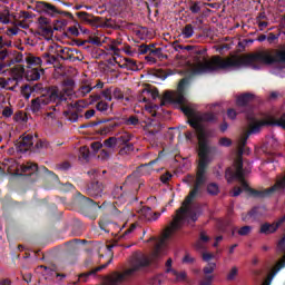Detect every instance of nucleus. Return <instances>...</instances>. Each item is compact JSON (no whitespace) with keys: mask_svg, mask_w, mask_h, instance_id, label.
Returning <instances> with one entry per match:
<instances>
[{"mask_svg":"<svg viewBox=\"0 0 285 285\" xmlns=\"http://www.w3.org/2000/svg\"><path fill=\"white\" fill-rule=\"evenodd\" d=\"M181 110L186 117H190L188 124L191 126V128H194V130H196L199 163L194 189L185 198L181 207L176 212L171 224H194L198 216L197 206L193 204V198L197 197L199 188L206 184V169L208 168V164L213 161L209 156L210 147H208V138L213 137V131H207L204 128V125H202V121H215L217 116L213 112L197 116V114H195V109L190 105L183 107Z\"/></svg>","mask_w":285,"mask_h":285,"instance_id":"obj_1","label":"nucleus"},{"mask_svg":"<svg viewBox=\"0 0 285 285\" xmlns=\"http://www.w3.org/2000/svg\"><path fill=\"white\" fill-rule=\"evenodd\" d=\"M253 63H285V50L259 51L248 56H232L222 58L213 57L210 60L203 58L191 67L193 75H206V72H215V70H238L242 66H250Z\"/></svg>","mask_w":285,"mask_h":285,"instance_id":"obj_2","label":"nucleus"},{"mask_svg":"<svg viewBox=\"0 0 285 285\" xmlns=\"http://www.w3.org/2000/svg\"><path fill=\"white\" fill-rule=\"evenodd\" d=\"M177 233L175 229H170L167 227L163 234L161 239L156 244V247L150 256H146L141 253H136L131 256L130 268L125 269L122 273L114 272L106 276L102 281L101 285H120L129 279V277H134L137 275L139 271H144V268H148L149 264L157 262V259L164 257L166 255V243L173 235Z\"/></svg>","mask_w":285,"mask_h":285,"instance_id":"obj_3","label":"nucleus"},{"mask_svg":"<svg viewBox=\"0 0 285 285\" xmlns=\"http://www.w3.org/2000/svg\"><path fill=\"white\" fill-rule=\"evenodd\" d=\"M68 92L69 91H67V94H62L59 91V88L52 87L46 94L32 99L29 106V110L37 116L43 115V111L46 110V108H48L49 104L53 102L59 105L61 104V101H66Z\"/></svg>","mask_w":285,"mask_h":285,"instance_id":"obj_4","label":"nucleus"},{"mask_svg":"<svg viewBox=\"0 0 285 285\" xmlns=\"http://www.w3.org/2000/svg\"><path fill=\"white\" fill-rule=\"evenodd\" d=\"M247 119L249 121V130L247 132L243 134L239 138L240 153H243L242 146H246L250 135H257V132H259V130H262L263 126H281V128H285V114L278 120H276L273 117H268L265 120H257L253 116H248Z\"/></svg>","mask_w":285,"mask_h":285,"instance_id":"obj_5","label":"nucleus"},{"mask_svg":"<svg viewBox=\"0 0 285 285\" xmlns=\"http://www.w3.org/2000/svg\"><path fill=\"white\" fill-rule=\"evenodd\" d=\"M184 86H186V79L180 80L177 91H166L160 106H166V104L184 106V104H188V99L184 96Z\"/></svg>","mask_w":285,"mask_h":285,"instance_id":"obj_6","label":"nucleus"},{"mask_svg":"<svg viewBox=\"0 0 285 285\" xmlns=\"http://www.w3.org/2000/svg\"><path fill=\"white\" fill-rule=\"evenodd\" d=\"M35 146V136L27 135L19 139V141L16 144V148L18 153H28Z\"/></svg>","mask_w":285,"mask_h":285,"instance_id":"obj_7","label":"nucleus"},{"mask_svg":"<svg viewBox=\"0 0 285 285\" xmlns=\"http://www.w3.org/2000/svg\"><path fill=\"white\" fill-rule=\"evenodd\" d=\"M39 22L40 27L38 29V35L45 37L46 39H51L52 35H55V31L52 30V26L48 24V19L40 18Z\"/></svg>","mask_w":285,"mask_h":285,"instance_id":"obj_8","label":"nucleus"},{"mask_svg":"<svg viewBox=\"0 0 285 285\" xmlns=\"http://www.w3.org/2000/svg\"><path fill=\"white\" fill-rule=\"evenodd\" d=\"M284 222H285V215L281 217L276 223H273V224L265 223L261 226V233L263 235H271L275 233L277 228H279L281 225L284 224Z\"/></svg>","mask_w":285,"mask_h":285,"instance_id":"obj_9","label":"nucleus"},{"mask_svg":"<svg viewBox=\"0 0 285 285\" xmlns=\"http://www.w3.org/2000/svg\"><path fill=\"white\" fill-rule=\"evenodd\" d=\"M110 264H112V258H110L106 264H102V265L91 269L88 273L80 274L79 275V281L80 282H88V277H90V275H97V273L104 271V268H108V266H110Z\"/></svg>","mask_w":285,"mask_h":285,"instance_id":"obj_10","label":"nucleus"},{"mask_svg":"<svg viewBox=\"0 0 285 285\" xmlns=\"http://www.w3.org/2000/svg\"><path fill=\"white\" fill-rule=\"evenodd\" d=\"M264 213H266V208L258 206L254 207L247 215H243L242 219L243 222H248V218L252 217L253 219H257V217L264 216Z\"/></svg>","mask_w":285,"mask_h":285,"instance_id":"obj_11","label":"nucleus"},{"mask_svg":"<svg viewBox=\"0 0 285 285\" xmlns=\"http://www.w3.org/2000/svg\"><path fill=\"white\" fill-rule=\"evenodd\" d=\"M72 88H75V80L67 79L62 82L61 89H58V92L67 94L66 101H68V97L72 95Z\"/></svg>","mask_w":285,"mask_h":285,"instance_id":"obj_12","label":"nucleus"},{"mask_svg":"<svg viewBox=\"0 0 285 285\" xmlns=\"http://www.w3.org/2000/svg\"><path fill=\"white\" fill-rule=\"evenodd\" d=\"M140 213L147 222H157V218L161 217L160 213H154L150 207H144Z\"/></svg>","mask_w":285,"mask_h":285,"instance_id":"obj_13","label":"nucleus"},{"mask_svg":"<svg viewBox=\"0 0 285 285\" xmlns=\"http://www.w3.org/2000/svg\"><path fill=\"white\" fill-rule=\"evenodd\" d=\"M41 75H43V69L33 68L27 71V79L28 81H39Z\"/></svg>","mask_w":285,"mask_h":285,"instance_id":"obj_14","label":"nucleus"},{"mask_svg":"<svg viewBox=\"0 0 285 285\" xmlns=\"http://www.w3.org/2000/svg\"><path fill=\"white\" fill-rule=\"evenodd\" d=\"M88 193L91 197H101V193H104V185L100 183H95L88 189Z\"/></svg>","mask_w":285,"mask_h":285,"instance_id":"obj_15","label":"nucleus"},{"mask_svg":"<svg viewBox=\"0 0 285 285\" xmlns=\"http://www.w3.org/2000/svg\"><path fill=\"white\" fill-rule=\"evenodd\" d=\"M24 62L27 63L28 68H30L32 66H41V63H43V60L41 59V57L28 55L24 57Z\"/></svg>","mask_w":285,"mask_h":285,"instance_id":"obj_16","label":"nucleus"},{"mask_svg":"<svg viewBox=\"0 0 285 285\" xmlns=\"http://www.w3.org/2000/svg\"><path fill=\"white\" fill-rule=\"evenodd\" d=\"M12 61V50L0 49V63H10Z\"/></svg>","mask_w":285,"mask_h":285,"instance_id":"obj_17","label":"nucleus"},{"mask_svg":"<svg viewBox=\"0 0 285 285\" xmlns=\"http://www.w3.org/2000/svg\"><path fill=\"white\" fill-rule=\"evenodd\" d=\"M255 95L253 94H244L237 97L236 104L237 106H246L249 101H253Z\"/></svg>","mask_w":285,"mask_h":285,"instance_id":"obj_18","label":"nucleus"},{"mask_svg":"<svg viewBox=\"0 0 285 285\" xmlns=\"http://www.w3.org/2000/svg\"><path fill=\"white\" fill-rule=\"evenodd\" d=\"M210 242V238L205 232L200 233V239L196 243L197 250H204L206 248V243Z\"/></svg>","mask_w":285,"mask_h":285,"instance_id":"obj_19","label":"nucleus"},{"mask_svg":"<svg viewBox=\"0 0 285 285\" xmlns=\"http://www.w3.org/2000/svg\"><path fill=\"white\" fill-rule=\"evenodd\" d=\"M0 23H12V16L10 14V10L3 9L0 11Z\"/></svg>","mask_w":285,"mask_h":285,"instance_id":"obj_20","label":"nucleus"},{"mask_svg":"<svg viewBox=\"0 0 285 285\" xmlns=\"http://www.w3.org/2000/svg\"><path fill=\"white\" fill-rule=\"evenodd\" d=\"M121 46V40H111L109 45V50L116 55V57H119V52H121V49L119 48Z\"/></svg>","mask_w":285,"mask_h":285,"instance_id":"obj_21","label":"nucleus"},{"mask_svg":"<svg viewBox=\"0 0 285 285\" xmlns=\"http://www.w3.org/2000/svg\"><path fill=\"white\" fill-rule=\"evenodd\" d=\"M181 35L184 39H190L193 35H195V28L193 24H186L185 28L181 30Z\"/></svg>","mask_w":285,"mask_h":285,"instance_id":"obj_22","label":"nucleus"},{"mask_svg":"<svg viewBox=\"0 0 285 285\" xmlns=\"http://www.w3.org/2000/svg\"><path fill=\"white\" fill-rule=\"evenodd\" d=\"M171 275L175 278V282H186V279H188V274H186V272H177V271H173Z\"/></svg>","mask_w":285,"mask_h":285,"instance_id":"obj_23","label":"nucleus"},{"mask_svg":"<svg viewBox=\"0 0 285 285\" xmlns=\"http://www.w3.org/2000/svg\"><path fill=\"white\" fill-rule=\"evenodd\" d=\"M23 61H26V57H23V55L12 51L11 66H14V63H23Z\"/></svg>","mask_w":285,"mask_h":285,"instance_id":"obj_24","label":"nucleus"},{"mask_svg":"<svg viewBox=\"0 0 285 285\" xmlns=\"http://www.w3.org/2000/svg\"><path fill=\"white\" fill-rule=\"evenodd\" d=\"M42 63L45 66H52V63H55L57 61V59L55 58V56H50L49 53H45L41 58Z\"/></svg>","mask_w":285,"mask_h":285,"instance_id":"obj_25","label":"nucleus"},{"mask_svg":"<svg viewBox=\"0 0 285 285\" xmlns=\"http://www.w3.org/2000/svg\"><path fill=\"white\" fill-rule=\"evenodd\" d=\"M215 268H217V264L215 263H208L207 266L203 268L204 275H213L215 273Z\"/></svg>","mask_w":285,"mask_h":285,"instance_id":"obj_26","label":"nucleus"},{"mask_svg":"<svg viewBox=\"0 0 285 285\" xmlns=\"http://www.w3.org/2000/svg\"><path fill=\"white\" fill-rule=\"evenodd\" d=\"M132 139V136L130 135V134H128V132H122L118 138H117V140H118V144H124V145H126V144H128V141H130Z\"/></svg>","mask_w":285,"mask_h":285,"instance_id":"obj_27","label":"nucleus"},{"mask_svg":"<svg viewBox=\"0 0 285 285\" xmlns=\"http://www.w3.org/2000/svg\"><path fill=\"white\" fill-rule=\"evenodd\" d=\"M120 155H130V153H135V145L125 144V146L120 149Z\"/></svg>","mask_w":285,"mask_h":285,"instance_id":"obj_28","label":"nucleus"},{"mask_svg":"<svg viewBox=\"0 0 285 285\" xmlns=\"http://www.w3.org/2000/svg\"><path fill=\"white\" fill-rule=\"evenodd\" d=\"M88 106H90V102L87 100H78L73 104V108H76V110H78L79 112L83 110V108H88Z\"/></svg>","mask_w":285,"mask_h":285,"instance_id":"obj_29","label":"nucleus"},{"mask_svg":"<svg viewBox=\"0 0 285 285\" xmlns=\"http://www.w3.org/2000/svg\"><path fill=\"white\" fill-rule=\"evenodd\" d=\"M110 41H112L110 38L100 36V37L94 39L92 43H95V46H101L102 43H109V46H110Z\"/></svg>","mask_w":285,"mask_h":285,"instance_id":"obj_30","label":"nucleus"},{"mask_svg":"<svg viewBox=\"0 0 285 285\" xmlns=\"http://www.w3.org/2000/svg\"><path fill=\"white\" fill-rule=\"evenodd\" d=\"M119 142L117 140V137H110L107 140L104 141V145L106 148H115Z\"/></svg>","mask_w":285,"mask_h":285,"instance_id":"obj_31","label":"nucleus"},{"mask_svg":"<svg viewBox=\"0 0 285 285\" xmlns=\"http://www.w3.org/2000/svg\"><path fill=\"white\" fill-rule=\"evenodd\" d=\"M252 230V226H243L238 229V235H240V237H246V235H250Z\"/></svg>","mask_w":285,"mask_h":285,"instance_id":"obj_32","label":"nucleus"},{"mask_svg":"<svg viewBox=\"0 0 285 285\" xmlns=\"http://www.w3.org/2000/svg\"><path fill=\"white\" fill-rule=\"evenodd\" d=\"M89 92H92V87L88 85L80 87L78 90V95H80V97H86Z\"/></svg>","mask_w":285,"mask_h":285,"instance_id":"obj_33","label":"nucleus"},{"mask_svg":"<svg viewBox=\"0 0 285 285\" xmlns=\"http://www.w3.org/2000/svg\"><path fill=\"white\" fill-rule=\"evenodd\" d=\"M207 191L209 195H217L219 193V186L215 183H212L207 186Z\"/></svg>","mask_w":285,"mask_h":285,"instance_id":"obj_34","label":"nucleus"},{"mask_svg":"<svg viewBox=\"0 0 285 285\" xmlns=\"http://www.w3.org/2000/svg\"><path fill=\"white\" fill-rule=\"evenodd\" d=\"M21 95L24 97V99H28L29 97H31L32 87H30L29 85H26L24 87H22Z\"/></svg>","mask_w":285,"mask_h":285,"instance_id":"obj_35","label":"nucleus"},{"mask_svg":"<svg viewBox=\"0 0 285 285\" xmlns=\"http://www.w3.org/2000/svg\"><path fill=\"white\" fill-rule=\"evenodd\" d=\"M112 195L115 199H120V197H124V186L115 187Z\"/></svg>","mask_w":285,"mask_h":285,"instance_id":"obj_36","label":"nucleus"},{"mask_svg":"<svg viewBox=\"0 0 285 285\" xmlns=\"http://www.w3.org/2000/svg\"><path fill=\"white\" fill-rule=\"evenodd\" d=\"M159 108V106L157 105H147L145 106V111L148 112L149 115H151V117H155V115H157V112L155 110H157Z\"/></svg>","mask_w":285,"mask_h":285,"instance_id":"obj_37","label":"nucleus"},{"mask_svg":"<svg viewBox=\"0 0 285 285\" xmlns=\"http://www.w3.org/2000/svg\"><path fill=\"white\" fill-rule=\"evenodd\" d=\"M101 96L107 101H112V88H108V89L102 90Z\"/></svg>","mask_w":285,"mask_h":285,"instance_id":"obj_38","label":"nucleus"},{"mask_svg":"<svg viewBox=\"0 0 285 285\" xmlns=\"http://www.w3.org/2000/svg\"><path fill=\"white\" fill-rule=\"evenodd\" d=\"M96 108H97V110H98L99 112H106V111L108 110L109 106H108V102L101 100V101H99V102L97 104Z\"/></svg>","mask_w":285,"mask_h":285,"instance_id":"obj_39","label":"nucleus"},{"mask_svg":"<svg viewBox=\"0 0 285 285\" xmlns=\"http://www.w3.org/2000/svg\"><path fill=\"white\" fill-rule=\"evenodd\" d=\"M233 140H230V138L227 137H223L218 140V146H223L225 148H228V146H232Z\"/></svg>","mask_w":285,"mask_h":285,"instance_id":"obj_40","label":"nucleus"},{"mask_svg":"<svg viewBox=\"0 0 285 285\" xmlns=\"http://www.w3.org/2000/svg\"><path fill=\"white\" fill-rule=\"evenodd\" d=\"M111 95L114 99H124V91L119 88L111 89Z\"/></svg>","mask_w":285,"mask_h":285,"instance_id":"obj_41","label":"nucleus"},{"mask_svg":"<svg viewBox=\"0 0 285 285\" xmlns=\"http://www.w3.org/2000/svg\"><path fill=\"white\" fill-rule=\"evenodd\" d=\"M149 55L151 57H157L158 59H161L164 57V53L161 52V48H157V49H150L149 50Z\"/></svg>","mask_w":285,"mask_h":285,"instance_id":"obj_42","label":"nucleus"},{"mask_svg":"<svg viewBox=\"0 0 285 285\" xmlns=\"http://www.w3.org/2000/svg\"><path fill=\"white\" fill-rule=\"evenodd\" d=\"M125 124L127 126H137L139 124V118H137L136 116H130Z\"/></svg>","mask_w":285,"mask_h":285,"instance_id":"obj_43","label":"nucleus"},{"mask_svg":"<svg viewBox=\"0 0 285 285\" xmlns=\"http://www.w3.org/2000/svg\"><path fill=\"white\" fill-rule=\"evenodd\" d=\"M13 112L12 107L7 106L2 110V117L9 118L11 115H13Z\"/></svg>","mask_w":285,"mask_h":285,"instance_id":"obj_44","label":"nucleus"},{"mask_svg":"<svg viewBox=\"0 0 285 285\" xmlns=\"http://www.w3.org/2000/svg\"><path fill=\"white\" fill-rule=\"evenodd\" d=\"M213 279H215V276L213 275L205 276L204 281H202L199 285H212Z\"/></svg>","mask_w":285,"mask_h":285,"instance_id":"obj_45","label":"nucleus"},{"mask_svg":"<svg viewBox=\"0 0 285 285\" xmlns=\"http://www.w3.org/2000/svg\"><path fill=\"white\" fill-rule=\"evenodd\" d=\"M150 46L148 45H140L139 47V55H146L149 53L150 55Z\"/></svg>","mask_w":285,"mask_h":285,"instance_id":"obj_46","label":"nucleus"},{"mask_svg":"<svg viewBox=\"0 0 285 285\" xmlns=\"http://www.w3.org/2000/svg\"><path fill=\"white\" fill-rule=\"evenodd\" d=\"M12 42L10 40H6L4 37H0V48H10Z\"/></svg>","mask_w":285,"mask_h":285,"instance_id":"obj_47","label":"nucleus"},{"mask_svg":"<svg viewBox=\"0 0 285 285\" xmlns=\"http://www.w3.org/2000/svg\"><path fill=\"white\" fill-rule=\"evenodd\" d=\"M37 164H32V163H28L24 167H23V173H28V170H37Z\"/></svg>","mask_w":285,"mask_h":285,"instance_id":"obj_48","label":"nucleus"},{"mask_svg":"<svg viewBox=\"0 0 285 285\" xmlns=\"http://www.w3.org/2000/svg\"><path fill=\"white\" fill-rule=\"evenodd\" d=\"M10 79L6 80V78H1L0 77V90H6V88H8L9 83H10Z\"/></svg>","mask_w":285,"mask_h":285,"instance_id":"obj_49","label":"nucleus"},{"mask_svg":"<svg viewBox=\"0 0 285 285\" xmlns=\"http://www.w3.org/2000/svg\"><path fill=\"white\" fill-rule=\"evenodd\" d=\"M173 178V175L170 173H166L165 175L160 176V181L163 184H168L170 179Z\"/></svg>","mask_w":285,"mask_h":285,"instance_id":"obj_50","label":"nucleus"},{"mask_svg":"<svg viewBox=\"0 0 285 285\" xmlns=\"http://www.w3.org/2000/svg\"><path fill=\"white\" fill-rule=\"evenodd\" d=\"M144 95H150V90L142 89L141 96L138 98V101H142L144 104L148 102V99L144 97Z\"/></svg>","mask_w":285,"mask_h":285,"instance_id":"obj_51","label":"nucleus"},{"mask_svg":"<svg viewBox=\"0 0 285 285\" xmlns=\"http://www.w3.org/2000/svg\"><path fill=\"white\" fill-rule=\"evenodd\" d=\"M189 9L194 14H197L202 10V7H199L198 2H195L190 6Z\"/></svg>","mask_w":285,"mask_h":285,"instance_id":"obj_52","label":"nucleus"},{"mask_svg":"<svg viewBox=\"0 0 285 285\" xmlns=\"http://www.w3.org/2000/svg\"><path fill=\"white\" fill-rule=\"evenodd\" d=\"M104 145H101V142L96 141L91 144V149L94 150V153H99V150H101Z\"/></svg>","mask_w":285,"mask_h":285,"instance_id":"obj_53","label":"nucleus"},{"mask_svg":"<svg viewBox=\"0 0 285 285\" xmlns=\"http://www.w3.org/2000/svg\"><path fill=\"white\" fill-rule=\"evenodd\" d=\"M165 266H166V273H173V271H175L173 268V258H169L166 263H165Z\"/></svg>","mask_w":285,"mask_h":285,"instance_id":"obj_54","label":"nucleus"},{"mask_svg":"<svg viewBox=\"0 0 285 285\" xmlns=\"http://www.w3.org/2000/svg\"><path fill=\"white\" fill-rule=\"evenodd\" d=\"M238 269L237 267H233L229 274L227 275V279H235L237 277Z\"/></svg>","mask_w":285,"mask_h":285,"instance_id":"obj_55","label":"nucleus"},{"mask_svg":"<svg viewBox=\"0 0 285 285\" xmlns=\"http://www.w3.org/2000/svg\"><path fill=\"white\" fill-rule=\"evenodd\" d=\"M16 24L18 26V28H22L23 30H28V28H30V24L26 20L18 21L16 22Z\"/></svg>","mask_w":285,"mask_h":285,"instance_id":"obj_56","label":"nucleus"},{"mask_svg":"<svg viewBox=\"0 0 285 285\" xmlns=\"http://www.w3.org/2000/svg\"><path fill=\"white\" fill-rule=\"evenodd\" d=\"M80 155H82V159H88V157H90L89 151H88V147H81L80 148Z\"/></svg>","mask_w":285,"mask_h":285,"instance_id":"obj_57","label":"nucleus"},{"mask_svg":"<svg viewBox=\"0 0 285 285\" xmlns=\"http://www.w3.org/2000/svg\"><path fill=\"white\" fill-rule=\"evenodd\" d=\"M68 32H70V35L73 37H79V29L77 27H69Z\"/></svg>","mask_w":285,"mask_h":285,"instance_id":"obj_58","label":"nucleus"},{"mask_svg":"<svg viewBox=\"0 0 285 285\" xmlns=\"http://www.w3.org/2000/svg\"><path fill=\"white\" fill-rule=\"evenodd\" d=\"M203 259L204 262H210V259H215V255L210 253H203Z\"/></svg>","mask_w":285,"mask_h":285,"instance_id":"obj_59","label":"nucleus"},{"mask_svg":"<svg viewBox=\"0 0 285 285\" xmlns=\"http://www.w3.org/2000/svg\"><path fill=\"white\" fill-rule=\"evenodd\" d=\"M10 63L0 62V75H6V68H10Z\"/></svg>","mask_w":285,"mask_h":285,"instance_id":"obj_60","label":"nucleus"},{"mask_svg":"<svg viewBox=\"0 0 285 285\" xmlns=\"http://www.w3.org/2000/svg\"><path fill=\"white\" fill-rule=\"evenodd\" d=\"M184 264H193L195 262V258H193V256H190L189 254H187L184 258H183Z\"/></svg>","mask_w":285,"mask_h":285,"instance_id":"obj_61","label":"nucleus"},{"mask_svg":"<svg viewBox=\"0 0 285 285\" xmlns=\"http://www.w3.org/2000/svg\"><path fill=\"white\" fill-rule=\"evenodd\" d=\"M95 109L87 110L85 112V119H92V117H95Z\"/></svg>","mask_w":285,"mask_h":285,"instance_id":"obj_62","label":"nucleus"},{"mask_svg":"<svg viewBox=\"0 0 285 285\" xmlns=\"http://www.w3.org/2000/svg\"><path fill=\"white\" fill-rule=\"evenodd\" d=\"M227 116H228L229 119H236L237 111H235V109H228L227 110Z\"/></svg>","mask_w":285,"mask_h":285,"instance_id":"obj_63","label":"nucleus"},{"mask_svg":"<svg viewBox=\"0 0 285 285\" xmlns=\"http://www.w3.org/2000/svg\"><path fill=\"white\" fill-rule=\"evenodd\" d=\"M8 35H19V27L16 24V27L8 29Z\"/></svg>","mask_w":285,"mask_h":285,"instance_id":"obj_64","label":"nucleus"}]
</instances>
